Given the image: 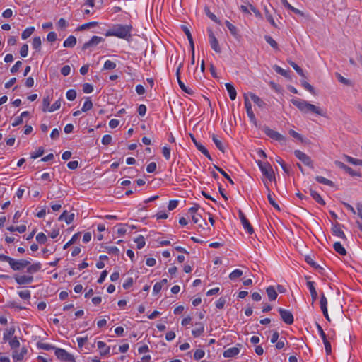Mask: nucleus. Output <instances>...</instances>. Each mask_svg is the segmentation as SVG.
I'll list each match as a JSON object with an SVG mask.
<instances>
[{
	"mask_svg": "<svg viewBox=\"0 0 362 362\" xmlns=\"http://www.w3.org/2000/svg\"><path fill=\"white\" fill-rule=\"evenodd\" d=\"M132 29V25L117 24L108 30L105 33V36H115L119 38L128 39L131 37Z\"/></svg>",
	"mask_w": 362,
	"mask_h": 362,
	"instance_id": "1",
	"label": "nucleus"
},
{
	"mask_svg": "<svg viewBox=\"0 0 362 362\" xmlns=\"http://www.w3.org/2000/svg\"><path fill=\"white\" fill-rule=\"evenodd\" d=\"M257 163L264 176L270 182L276 180L274 170L269 163H262L260 160Z\"/></svg>",
	"mask_w": 362,
	"mask_h": 362,
	"instance_id": "2",
	"label": "nucleus"
},
{
	"mask_svg": "<svg viewBox=\"0 0 362 362\" xmlns=\"http://www.w3.org/2000/svg\"><path fill=\"white\" fill-rule=\"evenodd\" d=\"M263 131L266 134V135L270 137L271 139L279 141L281 144H286V138L284 135L279 133L278 132L271 129L269 127L267 126L263 127Z\"/></svg>",
	"mask_w": 362,
	"mask_h": 362,
	"instance_id": "3",
	"label": "nucleus"
},
{
	"mask_svg": "<svg viewBox=\"0 0 362 362\" xmlns=\"http://www.w3.org/2000/svg\"><path fill=\"white\" fill-rule=\"evenodd\" d=\"M55 355L61 361L76 362L74 356L63 349L56 348Z\"/></svg>",
	"mask_w": 362,
	"mask_h": 362,
	"instance_id": "4",
	"label": "nucleus"
},
{
	"mask_svg": "<svg viewBox=\"0 0 362 362\" xmlns=\"http://www.w3.org/2000/svg\"><path fill=\"white\" fill-rule=\"evenodd\" d=\"M30 262L27 259H19L16 260L12 258L11 262H10V267L14 271H20L30 265Z\"/></svg>",
	"mask_w": 362,
	"mask_h": 362,
	"instance_id": "5",
	"label": "nucleus"
},
{
	"mask_svg": "<svg viewBox=\"0 0 362 362\" xmlns=\"http://www.w3.org/2000/svg\"><path fill=\"white\" fill-rule=\"evenodd\" d=\"M244 101H245V106L246 108L247 115L249 117L250 121L257 125V119L255 116V114L252 110V105L249 100L248 95L247 93H244Z\"/></svg>",
	"mask_w": 362,
	"mask_h": 362,
	"instance_id": "6",
	"label": "nucleus"
},
{
	"mask_svg": "<svg viewBox=\"0 0 362 362\" xmlns=\"http://www.w3.org/2000/svg\"><path fill=\"white\" fill-rule=\"evenodd\" d=\"M209 34V40L211 47L217 53H220L221 52V47L218 44V41L215 37L212 30L211 28H208L207 30Z\"/></svg>",
	"mask_w": 362,
	"mask_h": 362,
	"instance_id": "7",
	"label": "nucleus"
},
{
	"mask_svg": "<svg viewBox=\"0 0 362 362\" xmlns=\"http://www.w3.org/2000/svg\"><path fill=\"white\" fill-rule=\"evenodd\" d=\"M279 313L281 317V320L287 325H292L293 323V315L291 311L284 309L279 308Z\"/></svg>",
	"mask_w": 362,
	"mask_h": 362,
	"instance_id": "8",
	"label": "nucleus"
},
{
	"mask_svg": "<svg viewBox=\"0 0 362 362\" xmlns=\"http://www.w3.org/2000/svg\"><path fill=\"white\" fill-rule=\"evenodd\" d=\"M294 155L301 160L305 165L313 168V162L310 158L306 155L305 153L300 151V150H296L294 151Z\"/></svg>",
	"mask_w": 362,
	"mask_h": 362,
	"instance_id": "9",
	"label": "nucleus"
},
{
	"mask_svg": "<svg viewBox=\"0 0 362 362\" xmlns=\"http://www.w3.org/2000/svg\"><path fill=\"white\" fill-rule=\"evenodd\" d=\"M335 165L338 166L339 168L344 169L347 173H349L351 176L354 177H361V174L359 172H357L354 170H353L351 168L346 165L344 163L336 160Z\"/></svg>",
	"mask_w": 362,
	"mask_h": 362,
	"instance_id": "10",
	"label": "nucleus"
},
{
	"mask_svg": "<svg viewBox=\"0 0 362 362\" xmlns=\"http://www.w3.org/2000/svg\"><path fill=\"white\" fill-rule=\"evenodd\" d=\"M238 214L244 228L248 232V233L252 234L254 233L253 228L250 225L249 221L246 218L243 212L241 210H239Z\"/></svg>",
	"mask_w": 362,
	"mask_h": 362,
	"instance_id": "11",
	"label": "nucleus"
},
{
	"mask_svg": "<svg viewBox=\"0 0 362 362\" xmlns=\"http://www.w3.org/2000/svg\"><path fill=\"white\" fill-rule=\"evenodd\" d=\"M103 40H104V39L101 37L93 36L89 41H88L87 42L83 44V47H82V49L86 50L88 48L95 47L96 45H98L100 42H103Z\"/></svg>",
	"mask_w": 362,
	"mask_h": 362,
	"instance_id": "12",
	"label": "nucleus"
},
{
	"mask_svg": "<svg viewBox=\"0 0 362 362\" xmlns=\"http://www.w3.org/2000/svg\"><path fill=\"white\" fill-rule=\"evenodd\" d=\"M308 112H310L322 117H326L325 112L320 107L315 106V105L307 102L305 113Z\"/></svg>",
	"mask_w": 362,
	"mask_h": 362,
	"instance_id": "13",
	"label": "nucleus"
},
{
	"mask_svg": "<svg viewBox=\"0 0 362 362\" xmlns=\"http://www.w3.org/2000/svg\"><path fill=\"white\" fill-rule=\"evenodd\" d=\"M332 231L334 235H336L341 238L342 240H346V236L345 235L344 233L341 230V226L339 223H336L335 224H333L332 227Z\"/></svg>",
	"mask_w": 362,
	"mask_h": 362,
	"instance_id": "14",
	"label": "nucleus"
},
{
	"mask_svg": "<svg viewBox=\"0 0 362 362\" xmlns=\"http://www.w3.org/2000/svg\"><path fill=\"white\" fill-rule=\"evenodd\" d=\"M15 280L16 283L19 285L28 284H30L33 281V277L32 276H15Z\"/></svg>",
	"mask_w": 362,
	"mask_h": 362,
	"instance_id": "15",
	"label": "nucleus"
},
{
	"mask_svg": "<svg viewBox=\"0 0 362 362\" xmlns=\"http://www.w3.org/2000/svg\"><path fill=\"white\" fill-rule=\"evenodd\" d=\"M327 305V298L325 296L324 293H322L321 298H320V308L323 313L324 316L326 317V319L327 320L329 321L330 320H329V317L328 315Z\"/></svg>",
	"mask_w": 362,
	"mask_h": 362,
	"instance_id": "16",
	"label": "nucleus"
},
{
	"mask_svg": "<svg viewBox=\"0 0 362 362\" xmlns=\"http://www.w3.org/2000/svg\"><path fill=\"white\" fill-rule=\"evenodd\" d=\"M291 103L303 112H305L307 101L300 99H292Z\"/></svg>",
	"mask_w": 362,
	"mask_h": 362,
	"instance_id": "17",
	"label": "nucleus"
},
{
	"mask_svg": "<svg viewBox=\"0 0 362 362\" xmlns=\"http://www.w3.org/2000/svg\"><path fill=\"white\" fill-rule=\"evenodd\" d=\"M181 28L187 37V39H188L189 45H190L191 49L192 51H194V45L193 38H192V36L189 29L185 25H182Z\"/></svg>",
	"mask_w": 362,
	"mask_h": 362,
	"instance_id": "18",
	"label": "nucleus"
},
{
	"mask_svg": "<svg viewBox=\"0 0 362 362\" xmlns=\"http://www.w3.org/2000/svg\"><path fill=\"white\" fill-rule=\"evenodd\" d=\"M74 218V214H67V211H64L59 217V221H65L67 224L73 222Z\"/></svg>",
	"mask_w": 362,
	"mask_h": 362,
	"instance_id": "19",
	"label": "nucleus"
},
{
	"mask_svg": "<svg viewBox=\"0 0 362 362\" xmlns=\"http://www.w3.org/2000/svg\"><path fill=\"white\" fill-rule=\"evenodd\" d=\"M240 349L237 347H232L224 351L223 355L225 358H230L238 355Z\"/></svg>",
	"mask_w": 362,
	"mask_h": 362,
	"instance_id": "20",
	"label": "nucleus"
},
{
	"mask_svg": "<svg viewBox=\"0 0 362 362\" xmlns=\"http://www.w3.org/2000/svg\"><path fill=\"white\" fill-rule=\"evenodd\" d=\"M250 96L252 100L260 108H263L266 103L257 95H255L252 93H250L247 94Z\"/></svg>",
	"mask_w": 362,
	"mask_h": 362,
	"instance_id": "21",
	"label": "nucleus"
},
{
	"mask_svg": "<svg viewBox=\"0 0 362 362\" xmlns=\"http://www.w3.org/2000/svg\"><path fill=\"white\" fill-rule=\"evenodd\" d=\"M197 327L192 330V333L194 337H199L204 331V326L202 322L196 324Z\"/></svg>",
	"mask_w": 362,
	"mask_h": 362,
	"instance_id": "22",
	"label": "nucleus"
},
{
	"mask_svg": "<svg viewBox=\"0 0 362 362\" xmlns=\"http://www.w3.org/2000/svg\"><path fill=\"white\" fill-rule=\"evenodd\" d=\"M226 88L229 93L230 98L234 100L236 98L237 93L234 86L229 83H226Z\"/></svg>",
	"mask_w": 362,
	"mask_h": 362,
	"instance_id": "23",
	"label": "nucleus"
},
{
	"mask_svg": "<svg viewBox=\"0 0 362 362\" xmlns=\"http://www.w3.org/2000/svg\"><path fill=\"white\" fill-rule=\"evenodd\" d=\"M307 286L310 290V294H311V297H312V300H313V303L314 301H315L317 298V291L314 287V282L313 281H308L307 282Z\"/></svg>",
	"mask_w": 362,
	"mask_h": 362,
	"instance_id": "24",
	"label": "nucleus"
},
{
	"mask_svg": "<svg viewBox=\"0 0 362 362\" xmlns=\"http://www.w3.org/2000/svg\"><path fill=\"white\" fill-rule=\"evenodd\" d=\"M98 348L100 349V355L104 356L109 353L110 347L106 346L105 343L103 341H99L97 343Z\"/></svg>",
	"mask_w": 362,
	"mask_h": 362,
	"instance_id": "25",
	"label": "nucleus"
},
{
	"mask_svg": "<svg viewBox=\"0 0 362 362\" xmlns=\"http://www.w3.org/2000/svg\"><path fill=\"white\" fill-rule=\"evenodd\" d=\"M267 294L268 296V298L270 300H274L277 298V293L276 290L274 289V286H269L266 290Z\"/></svg>",
	"mask_w": 362,
	"mask_h": 362,
	"instance_id": "26",
	"label": "nucleus"
},
{
	"mask_svg": "<svg viewBox=\"0 0 362 362\" xmlns=\"http://www.w3.org/2000/svg\"><path fill=\"white\" fill-rule=\"evenodd\" d=\"M76 44V38L73 36L70 35L64 42V47H74Z\"/></svg>",
	"mask_w": 362,
	"mask_h": 362,
	"instance_id": "27",
	"label": "nucleus"
},
{
	"mask_svg": "<svg viewBox=\"0 0 362 362\" xmlns=\"http://www.w3.org/2000/svg\"><path fill=\"white\" fill-rule=\"evenodd\" d=\"M41 269V264L37 262L27 267V272L29 274H34L37 272Z\"/></svg>",
	"mask_w": 362,
	"mask_h": 362,
	"instance_id": "28",
	"label": "nucleus"
},
{
	"mask_svg": "<svg viewBox=\"0 0 362 362\" xmlns=\"http://www.w3.org/2000/svg\"><path fill=\"white\" fill-rule=\"evenodd\" d=\"M192 221L194 223H198L199 227H204V224L206 225V221L202 219L200 214H192Z\"/></svg>",
	"mask_w": 362,
	"mask_h": 362,
	"instance_id": "29",
	"label": "nucleus"
},
{
	"mask_svg": "<svg viewBox=\"0 0 362 362\" xmlns=\"http://www.w3.org/2000/svg\"><path fill=\"white\" fill-rule=\"evenodd\" d=\"M333 247L334 250L341 255H345L346 254V250L339 242L334 243Z\"/></svg>",
	"mask_w": 362,
	"mask_h": 362,
	"instance_id": "30",
	"label": "nucleus"
},
{
	"mask_svg": "<svg viewBox=\"0 0 362 362\" xmlns=\"http://www.w3.org/2000/svg\"><path fill=\"white\" fill-rule=\"evenodd\" d=\"M310 195L319 204L322 205L325 204V202L323 200V199L321 197V196L315 191L313 189H310Z\"/></svg>",
	"mask_w": 362,
	"mask_h": 362,
	"instance_id": "31",
	"label": "nucleus"
},
{
	"mask_svg": "<svg viewBox=\"0 0 362 362\" xmlns=\"http://www.w3.org/2000/svg\"><path fill=\"white\" fill-rule=\"evenodd\" d=\"M212 140L215 144L216 146L223 153L225 152V148L222 144V142L218 139L217 136L214 134L211 136Z\"/></svg>",
	"mask_w": 362,
	"mask_h": 362,
	"instance_id": "32",
	"label": "nucleus"
},
{
	"mask_svg": "<svg viewBox=\"0 0 362 362\" xmlns=\"http://www.w3.org/2000/svg\"><path fill=\"white\" fill-rule=\"evenodd\" d=\"M315 180L317 182L321 184H324L330 187H334V184L332 180H329L322 176H316Z\"/></svg>",
	"mask_w": 362,
	"mask_h": 362,
	"instance_id": "33",
	"label": "nucleus"
},
{
	"mask_svg": "<svg viewBox=\"0 0 362 362\" xmlns=\"http://www.w3.org/2000/svg\"><path fill=\"white\" fill-rule=\"evenodd\" d=\"M225 24H226V27L228 28V30H230V33L235 37H238V32L237 28L235 25H233L231 23H230L228 21H226Z\"/></svg>",
	"mask_w": 362,
	"mask_h": 362,
	"instance_id": "34",
	"label": "nucleus"
},
{
	"mask_svg": "<svg viewBox=\"0 0 362 362\" xmlns=\"http://www.w3.org/2000/svg\"><path fill=\"white\" fill-rule=\"evenodd\" d=\"M264 185L267 189V191L269 192L268 193V195H267V199H268V201L269 202V204L274 206L276 209H277L278 211H280V207L275 202V201L274 200V199L272 198L271 194H270V190H269V187L267 185V184L264 182Z\"/></svg>",
	"mask_w": 362,
	"mask_h": 362,
	"instance_id": "35",
	"label": "nucleus"
},
{
	"mask_svg": "<svg viewBox=\"0 0 362 362\" xmlns=\"http://www.w3.org/2000/svg\"><path fill=\"white\" fill-rule=\"evenodd\" d=\"M7 230L11 232L18 231L20 233H23L26 230V226L25 225H21L19 226H9L7 228Z\"/></svg>",
	"mask_w": 362,
	"mask_h": 362,
	"instance_id": "36",
	"label": "nucleus"
},
{
	"mask_svg": "<svg viewBox=\"0 0 362 362\" xmlns=\"http://www.w3.org/2000/svg\"><path fill=\"white\" fill-rule=\"evenodd\" d=\"M26 352L27 350L25 348H23L20 353H18L16 351H13V358L15 360L21 361Z\"/></svg>",
	"mask_w": 362,
	"mask_h": 362,
	"instance_id": "37",
	"label": "nucleus"
},
{
	"mask_svg": "<svg viewBox=\"0 0 362 362\" xmlns=\"http://www.w3.org/2000/svg\"><path fill=\"white\" fill-rule=\"evenodd\" d=\"M336 76L340 83L347 86H352V82L350 80L342 76L340 74L336 73Z\"/></svg>",
	"mask_w": 362,
	"mask_h": 362,
	"instance_id": "38",
	"label": "nucleus"
},
{
	"mask_svg": "<svg viewBox=\"0 0 362 362\" xmlns=\"http://www.w3.org/2000/svg\"><path fill=\"white\" fill-rule=\"evenodd\" d=\"M300 83H301V85L302 86L306 89L308 91H309L310 93H311L313 95H316V93H315V88H313V86H311L309 83H308L307 81H304V80H301L300 81Z\"/></svg>",
	"mask_w": 362,
	"mask_h": 362,
	"instance_id": "39",
	"label": "nucleus"
},
{
	"mask_svg": "<svg viewBox=\"0 0 362 362\" xmlns=\"http://www.w3.org/2000/svg\"><path fill=\"white\" fill-rule=\"evenodd\" d=\"M41 44L42 41L40 37H35L33 38L32 46L35 49L40 51L41 48Z\"/></svg>",
	"mask_w": 362,
	"mask_h": 362,
	"instance_id": "40",
	"label": "nucleus"
},
{
	"mask_svg": "<svg viewBox=\"0 0 362 362\" xmlns=\"http://www.w3.org/2000/svg\"><path fill=\"white\" fill-rule=\"evenodd\" d=\"M92 107H93V103L90 98H87L86 100L85 101V103L81 108V111L87 112V111L90 110V109H92Z\"/></svg>",
	"mask_w": 362,
	"mask_h": 362,
	"instance_id": "41",
	"label": "nucleus"
},
{
	"mask_svg": "<svg viewBox=\"0 0 362 362\" xmlns=\"http://www.w3.org/2000/svg\"><path fill=\"white\" fill-rule=\"evenodd\" d=\"M15 332V328L13 327H10L9 329L6 330L4 333V341H6L11 339V337L13 335Z\"/></svg>",
	"mask_w": 362,
	"mask_h": 362,
	"instance_id": "42",
	"label": "nucleus"
},
{
	"mask_svg": "<svg viewBox=\"0 0 362 362\" xmlns=\"http://www.w3.org/2000/svg\"><path fill=\"white\" fill-rule=\"evenodd\" d=\"M98 25V22H95V21H93V22H89V23H85V24H83L81 25H80L77 30H79V31H82V30H86V29H89L90 28H93L95 25Z\"/></svg>",
	"mask_w": 362,
	"mask_h": 362,
	"instance_id": "43",
	"label": "nucleus"
},
{
	"mask_svg": "<svg viewBox=\"0 0 362 362\" xmlns=\"http://www.w3.org/2000/svg\"><path fill=\"white\" fill-rule=\"evenodd\" d=\"M197 148L200 151L204 156L207 157L209 160H212L211 155L209 154L208 150L200 143L197 144Z\"/></svg>",
	"mask_w": 362,
	"mask_h": 362,
	"instance_id": "44",
	"label": "nucleus"
},
{
	"mask_svg": "<svg viewBox=\"0 0 362 362\" xmlns=\"http://www.w3.org/2000/svg\"><path fill=\"white\" fill-rule=\"evenodd\" d=\"M177 82H178V84H179V86L180 87V88L186 93L187 94H189V95H192L193 94V90L190 88H188L185 85V83L181 81L180 78H179V79H177Z\"/></svg>",
	"mask_w": 362,
	"mask_h": 362,
	"instance_id": "45",
	"label": "nucleus"
},
{
	"mask_svg": "<svg viewBox=\"0 0 362 362\" xmlns=\"http://www.w3.org/2000/svg\"><path fill=\"white\" fill-rule=\"evenodd\" d=\"M34 30H35L34 27H30V28H26L22 33V35H21L22 39L25 40V39L28 38L33 34Z\"/></svg>",
	"mask_w": 362,
	"mask_h": 362,
	"instance_id": "46",
	"label": "nucleus"
},
{
	"mask_svg": "<svg viewBox=\"0 0 362 362\" xmlns=\"http://www.w3.org/2000/svg\"><path fill=\"white\" fill-rule=\"evenodd\" d=\"M289 134L294 137L295 139H297L302 143H306V140L304 139V138L300 135L299 133L296 132V131L293 129L289 130Z\"/></svg>",
	"mask_w": 362,
	"mask_h": 362,
	"instance_id": "47",
	"label": "nucleus"
},
{
	"mask_svg": "<svg viewBox=\"0 0 362 362\" xmlns=\"http://www.w3.org/2000/svg\"><path fill=\"white\" fill-rule=\"evenodd\" d=\"M37 346L38 348L44 349V350H47V351L52 350V349L55 350V349H56V347H54V346L49 344H45L43 342H37Z\"/></svg>",
	"mask_w": 362,
	"mask_h": 362,
	"instance_id": "48",
	"label": "nucleus"
},
{
	"mask_svg": "<svg viewBox=\"0 0 362 362\" xmlns=\"http://www.w3.org/2000/svg\"><path fill=\"white\" fill-rule=\"evenodd\" d=\"M243 275V272L240 269H235L229 274V278L230 280H235Z\"/></svg>",
	"mask_w": 362,
	"mask_h": 362,
	"instance_id": "49",
	"label": "nucleus"
},
{
	"mask_svg": "<svg viewBox=\"0 0 362 362\" xmlns=\"http://www.w3.org/2000/svg\"><path fill=\"white\" fill-rule=\"evenodd\" d=\"M288 63L300 76L305 77V74L303 69L298 65H297L295 62L292 61H289Z\"/></svg>",
	"mask_w": 362,
	"mask_h": 362,
	"instance_id": "50",
	"label": "nucleus"
},
{
	"mask_svg": "<svg viewBox=\"0 0 362 362\" xmlns=\"http://www.w3.org/2000/svg\"><path fill=\"white\" fill-rule=\"evenodd\" d=\"M264 38L267 42L272 47H273L274 49L278 48L277 42L271 36L266 35Z\"/></svg>",
	"mask_w": 362,
	"mask_h": 362,
	"instance_id": "51",
	"label": "nucleus"
},
{
	"mask_svg": "<svg viewBox=\"0 0 362 362\" xmlns=\"http://www.w3.org/2000/svg\"><path fill=\"white\" fill-rule=\"evenodd\" d=\"M274 69L279 74H281V75H282V76H284L285 77H288L289 76V74H288V72L287 71L283 69L282 68H281L280 66H279L277 65H274Z\"/></svg>",
	"mask_w": 362,
	"mask_h": 362,
	"instance_id": "52",
	"label": "nucleus"
},
{
	"mask_svg": "<svg viewBox=\"0 0 362 362\" xmlns=\"http://www.w3.org/2000/svg\"><path fill=\"white\" fill-rule=\"evenodd\" d=\"M49 105H50V98H49V96L47 95L43 98L42 110L43 112H46L47 110Z\"/></svg>",
	"mask_w": 362,
	"mask_h": 362,
	"instance_id": "53",
	"label": "nucleus"
},
{
	"mask_svg": "<svg viewBox=\"0 0 362 362\" xmlns=\"http://www.w3.org/2000/svg\"><path fill=\"white\" fill-rule=\"evenodd\" d=\"M305 262L310 264L311 267H313V268H315V269H322V267L320 266H319L317 263H315L314 262V260L313 259V258L310 256H306L305 257Z\"/></svg>",
	"mask_w": 362,
	"mask_h": 362,
	"instance_id": "54",
	"label": "nucleus"
},
{
	"mask_svg": "<svg viewBox=\"0 0 362 362\" xmlns=\"http://www.w3.org/2000/svg\"><path fill=\"white\" fill-rule=\"evenodd\" d=\"M36 240L40 244H44L47 242V236L45 235V234H44L43 233H40L36 236Z\"/></svg>",
	"mask_w": 362,
	"mask_h": 362,
	"instance_id": "55",
	"label": "nucleus"
},
{
	"mask_svg": "<svg viewBox=\"0 0 362 362\" xmlns=\"http://www.w3.org/2000/svg\"><path fill=\"white\" fill-rule=\"evenodd\" d=\"M214 168L223 175V176L227 179L230 184H233V180L230 178V177L224 171L222 168H219L218 166L214 165Z\"/></svg>",
	"mask_w": 362,
	"mask_h": 362,
	"instance_id": "56",
	"label": "nucleus"
},
{
	"mask_svg": "<svg viewBox=\"0 0 362 362\" xmlns=\"http://www.w3.org/2000/svg\"><path fill=\"white\" fill-rule=\"evenodd\" d=\"M135 242L137 243V248L141 249L145 245V240L143 235H139L136 240Z\"/></svg>",
	"mask_w": 362,
	"mask_h": 362,
	"instance_id": "57",
	"label": "nucleus"
},
{
	"mask_svg": "<svg viewBox=\"0 0 362 362\" xmlns=\"http://www.w3.org/2000/svg\"><path fill=\"white\" fill-rule=\"evenodd\" d=\"M9 344L12 349H17L20 346V342L16 337L10 340Z\"/></svg>",
	"mask_w": 362,
	"mask_h": 362,
	"instance_id": "58",
	"label": "nucleus"
},
{
	"mask_svg": "<svg viewBox=\"0 0 362 362\" xmlns=\"http://www.w3.org/2000/svg\"><path fill=\"white\" fill-rule=\"evenodd\" d=\"M204 10H205L206 14L210 19H211L213 21H214L217 23H220V21L218 20L216 15H214L213 13H211L209 9L207 7H206L204 8Z\"/></svg>",
	"mask_w": 362,
	"mask_h": 362,
	"instance_id": "59",
	"label": "nucleus"
},
{
	"mask_svg": "<svg viewBox=\"0 0 362 362\" xmlns=\"http://www.w3.org/2000/svg\"><path fill=\"white\" fill-rule=\"evenodd\" d=\"M43 153H44V148L42 147H40L36 152L32 153L30 154V158L32 159H35V158L42 156Z\"/></svg>",
	"mask_w": 362,
	"mask_h": 362,
	"instance_id": "60",
	"label": "nucleus"
},
{
	"mask_svg": "<svg viewBox=\"0 0 362 362\" xmlns=\"http://www.w3.org/2000/svg\"><path fill=\"white\" fill-rule=\"evenodd\" d=\"M78 236H79L78 233L74 235L73 237L71 238V239L64 245L63 248L64 250L67 249L71 245L74 244L76 241Z\"/></svg>",
	"mask_w": 362,
	"mask_h": 362,
	"instance_id": "61",
	"label": "nucleus"
},
{
	"mask_svg": "<svg viewBox=\"0 0 362 362\" xmlns=\"http://www.w3.org/2000/svg\"><path fill=\"white\" fill-rule=\"evenodd\" d=\"M66 98L69 100H74L76 98V92L75 90L70 89L66 92Z\"/></svg>",
	"mask_w": 362,
	"mask_h": 362,
	"instance_id": "62",
	"label": "nucleus"
},
{
	"mask_svg": "<svg viewBox=\"0 0 362 362\" xmlns=\"http://www.w3.org/2000/svg\"><path fill=\"white\" fill-rule=\"evenodd\" d=\"M18 295L21 298L25 300H28L30 298V292L28 290L21 291Z\"/></svg>",
	"mask_w": 362,
	"mask_h": 362,
	"instance_id": "63",
	"label": "nucleus"
},
{
	"mask_svg": "<svg viewBox=\"0 0 362 362\" xmlns=\"http://www.w3.org/2000/svg\"><path fill=\"white\" fill-rule=\"evenodd\" d=\"M116 67V64L110 60H107L104 64V69L107 70L113 69Z\"/></svg>",
	"mask_w": 362,
	"mask_h": 362,
	"instance_id": "64",
	"label": "nucleus"
}]
</instances>
